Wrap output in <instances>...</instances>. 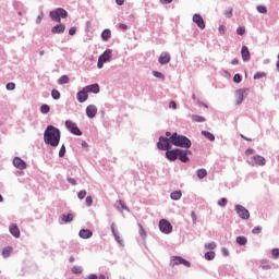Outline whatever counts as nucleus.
Returning a JSON list of instances; mask_svg holds the SVG:
<instances>
[{
    "label": "nucleus",
    "instance_id": "29",
    "mask_svg": "<svg viewBox=\"0 0 279 279\" xmlns=\"http://www.w3.org/2000/svg\"><path fill=\"white\" fill-rule=\"evenodd\" d=\"M206 175H208V172L206 171V169L197 170V178L199 180H204V178H206Z\"/></svg>",
    "mask_w": 279,
    "mask_h": 279
},
{
    "label": "nucleus",
    "instance_id": "27",
    "mask_svg": "<svg viewBox=\"0 0 279 279\" xmlns=\"http://www.w3.org/2000/svg\"><path fill=\"white\" fill-rule=\"evenodd\" d=\"M10 254H12V247L11 246H7L5 248H3V251H2L3 258H10Z\"/></svg>",
    "mask_w": 279,
    "mask_h": 279
},
{
    "label": "nucleus",
    "instance_id": "48",
    "mask_svg": "<svg viewBox=\"0 0 279 279\" xmlns=\"http://www.w3.org/2000/svg\"><path fill=\"white\" fill-rule=\"evenodd\" d=\"M14 88H16V84H14V83L7 84V90H14Z\"/></svg>",
    "mask_w": 279,
    "mask_h": 279
},
{
    "label": "nucleus",
    "instance_id": "21",
    "mask_svg": "<svg viewBox=\"0 0 279 279\" xmlns=\"http://www.w3.org/2000/svg\"><path fill=\"white\" fill-rule=\"evenodd\" d=\"M84 89L87 93H94L95 95H97V93H99V84L87 85L84 87Z\"/></svg>",
    "mask_w": 279,
    "mask_h": 279
},
{
    "label": "nucleus",
    "instance_id": "15",
    "mask_svg": "<svg viewBox=\"0 0 279 279\" xmlns=\"http://www.w3.org/2000/svg\"><path fill=\"white\" fill-rule=\"evenodd\" d=\"M159 64H169L171 62V54L169 52H162L158 59Z\"/></svg>",
    "mask_w": 279,
    "mask_h": 279
},
{
    "label": "nucleus",
    "instance_id": "64",
    "mask_svg": "<svg viewBox=\"0 0 279 279\" xmlns=\"http://www.w3.org/2000/svg\"><path fill=\"white\" fill-rule=\"evenodd\" d=\"M231 64H233V65L239 64V60H238V59H233V60L231 61Z\"/></svg>",
    "mask_w": 279,
    "mask_h": 279
},
{
    "label": "nucleus",
    "instance_id": "12",
    "mask_svg": "<svg viewBox=\"0 0 279 279\" xmlns=\"http://www.w3.org/2000/svg\"><path fill=\"white\" fill-rule=\"evenodd\" d=\"M13 165L16 169H20L21 171L27 169V163H25L23 159H21V157H15L13 159Z\"/></svg>",
    "mask_w": 279,
    "mask_h": 279
},
{
    "label": "nucleus",
    "instance_id": "13",
    "mask_svg": "<svg viewBox=\"0 0 279 279\" xmlns=\"http://www.w3.org/2000/svg\"><path fill=\"white\" fill-rule=\"evenodd\" d=\"M76 99L80 101V104H84V101L88 100V92H86L85 88H83L81 92L76 94Z\"/></svg>",
    "mask_w": 279,
    "mask_h": 279
},
{
    "label": "nucleus",
    "instance_id": "59",
    "mask_svg": "<svg viewBox=\"0 0 279 279\" xmlns=\"http://www.w3.org/2000/svg\"><path fill=\"white\" fill-rule=\"evenodd\" d=\"M221 252H222L223 256H230V252L228 251V248L223 247L221 250Z\"/></svg>",
    "mask_w": 279,
    "mask_h": 279
},
{
    "label": "nucleus",
    "instance_id": "20",
    "mask_svg": "<svg viewBox=\"0 0 279 279\" xmlns=\"http://www.w3.org/2000/svg\"><path fill=\"white\" fill-rule=\"evenodd\" d=\"M111 232H112L116 241L118 243H120V245H123V240H121V236H119V230H117V225H114V222L111 223Z\"/></svg>",
    "mask_w": 279,
    "mask_h": 279
},
{
    "label": "nucleus",
    "instance_id": "11",
    "mask_svg": "<svg viewBox=\"0 0 279 279\" xmlns=\"http://www.w3.org/2000/svg\"><path fill=\"white\" fill-rule=\"evenodd\" d=\"M193 22L196 23V25H197V27H199V29H206V22H204V17H202V15L194 14Z\"/></svg>",
    "mask_w": 279,
    "mask_h": 279
},
{
    "label": "nucleus",
    "instance_id": "57",
    "mask_svg": "<svg viewBox=\"0 0 279 279\" xmlns=\"http://www.w3.org/2000/svg\"><path fill=\"white\" fill-rule=\"evenodd\" d=\"M254 154V149L253 148H248L245 150V155L246 156H252Z\"/></svg>",
    "mask_w": 279,
    "mask_h": 279
},
{
    "label": "nucleus",
    "instance_id": "44",
    "mask_svg": "<svg viewBox=\"0 0 279 279\" xmlns=\"http://www.w3.org/2000/svg\"><path fill=\"white\" fill-rule=\"evenodd\" d=\"M271 254H272V258L275 259L279 258V248H272Z\"/></svg>",
    "mask_w": 279,
    "mask_h": 279
},
{
    "label": "nucleus",
    "instance_id": "24",
    "mask_svg": "<svg viewBox=\"0 0 279 279\" xmlns=\"http://www.w3.org/2000/svg\"><path fill=\"white\" fill-rule=\"evenodd\" d=\"M101 38H102V40H105V41L110 40V38H112V33L110 32V29H105V31L101 33Z\"/></svg>",
    "mask_w": 279,
    "mask_h": 279
},
{
    "label": "nucleus",
    "instance_id": "14",
    "mask_svg": "<svg viewBox=\"0 0 279 279\" xmlns=\"http://www.w3.org/2000/svg\"><path fill=\"white\" fill-rule=\"evenodd\" d=\"M9 232L12 234V236H14L15 239H19V236H21V229H19V226H16V223H12L9 227Z\"/></svg>",
    "mask_w": 279,
    "mask_h": 279
},
{
    "label": "nucleus",
    "instance_id": "38",
    "mask_svg": "<svg viewBox=\"0 0 279 279\" xmlns=\"http://www.w3.org/2000/svg\"><path fill=\"white\" fill-rule=\"evenodd\" d=\"M215 247H217V244L215 242L205 244V250H215Z\"/></svg>",
    "mask_w": 279,
    "mask_h": 279
},
{
    "label": "nucleus",
    "instance_id": "46",
    "mask_svg": "<svg viewBox=\"0 0 279 279\" xmlns=\"http://www.w3.org/2000/svg\"><path fill=\"white\" fill-rule=\"evenodd\" d=\"M227 204H228V198H221L218 202V206H221V207L227 206Z\"/></svg>",
    "mask_w": 279,
    "mask_h": 279
},
{
    "label": "nucleus",
    "instance_id": "63",
    "mask_svg": "<svg viewBox=\"0 0 279 279\" xmlns=\"http://www.w3.org/2000/svg\"><path fill=\"white\" fill-rule=\"evenodd\" d=\"M87 279H98L97 275H89Z\"/></svg>",
    "mask_w": 279,
    "mask_h": 279
},
{
    "label": "nucleus",
    "instance_id": "1",
    "mask_svg": "<svg viewBox=\"0 0 279 279\" xmlns=\"http://www.w3.org/2000/svg\"><path fill=\"white\" fill-rule=\"evenodd\" d=\"M44 141L46 145L58 147L60 145V130L53 125H49L44 133Z\"/></svg>",
    "mask_w": 279,
    "mask_h": 279
},
{
    "label": "nucleus",
    "instance_id": "6",
    "mask_svg": "<svg viewBox=\"0 0 279 279\" xmlns=\"http://www.w3.org/2000/svg\"><path fill=\"white\" fill-rule=\"evenodd\" d=\"M159 230L163 234H171V232H173V226H171V222H169L167 219H161L159 221Z\"/></svg>",
    "mask_w": 279,
    "mask_h": 279
},
{
    "label": "nucleus",
    "instance_id": "58",
    "mask_svg": "<svg viewBox=\"0 0 279 279\" xmlns=\"http://www.w3.org/2000/svg\"><path fill=\"white\" fill-rule=\"evenodd\" d=\"M68 182H69L70 184H72L73 186H75V184H77V181H75V179H73V178H69V179H68Z\"/></svg>",
    "mask_w": 279,
    "mask_h": 279
},
{
    "label": "nucleus",
    "instance_id": "28",
    "mask_svg": "<svg viewBox=\"0 0 279 279\" xmlns=\"http://www.w3.org/2000/svg\"><path fill=\"white\" fill-rule=\"evenodd\" d=\"M192 120L195 123H204V121H206V118L198 116V114H194V116H192Z\"/></svg>",
    "mask_w": 279,
    "mask_h": 279
},
{
    "label": "nucleus",
    "instance_id": "40",
    "mask_svg": "<svg viewBox=\"0 0 279 279\" xmlns=\"http://www.w3.org/2000/svg\"><path fill=\"white\" fill-rule=\"evenodd\" d=\"M153 74L155 77H158L159 80H165V74H162V72L154 71Z\"/></svg>",
    "mask_w": 279,
    "mask_h": 279
},
{
    "label": "nucleus",
    "instance_id": "26",
    "mask_svg": "<svg viewBox=\"0 0 279 279\" xmlns=\"http://www.w3.org/2000/svg\"><path fill=\"white\" fill-rule=\"evenodd\" d=\"M171 199L178 202V199L182 198V191H174L170 194Z\"/></svg>",
    "mask_w": 279,
    "mask_h": 279
},
{
    "label": "nucleus",
    "instance_id": "35",
    "mask_svg": "<svg viewBox=\"0 0 279 279\" xmlns=\"http://www.w3.org/2000/svg\"><path fill=\"white\" fill-rule=\"evenodd\" d=\"M206 260H214L215 259V252L210 251L205 254Z\"/></svg>",
    "mask_w": 279,
    "mask_h": 279
},
{
    "label": "nucleus",
    "instance_id": "42",
    "mask_svg": "<svg viewBox=\"0 0 279 279\" xmlns=\"http://www.w3.org/2000/svg\"><path fill=\"white\" fill-rule=\"evenodd\" d=\"M83 269L82 266H73L72 272L74 274H82Z\"/></svg>",
    "mask_w": 279,
    "mask_h": 279
},
{
    "label": "nucleus",
    "instance_id": "45",
    "mask_svg": "<svg viewBox=\"0 0 279 279\" xmlns=\"http://www.w3.org/2000/svg\"><path fill=\"white\" fill-rule=\"evenodd\" d=\"M241 81H242L241 74H235L233 76V82H235V84H241Z\"/></svg>",
    "mask_w": 279,
    "mask_h": 279
},
{
    "label": "nucleus",
    "instance_id": "18",
    "mask_svg": "<svg viewBox=\"0 0 279 279\" xmlns=\"http://www.w3.org/2000/svg\"><path fill=\"white\" fill-rule=\"evenodd\" d=\"M189 154H191L190 150L179 149V160H181V162H189Z\"/></svg>",
    "mask_w": 279,
    "mask_h": 279
},
{
    "label": "nucleus",
    "instance_id": "55",
    "mask_svg": "<svg viewBox=\"0 0 279 279\" xmlns=\"http://www.w3.org/2000/svg\"><path fill=\"white\" fill-rule=\"evenodd\" d=\"M77 32V29L75 28V27H71L70 29H69V34H70V36H75V33Z\"/></svg>",
    "mask_w": 279,
    "mask_h": 279
},
{
    "label": "nucleus",
    "instance_id": "39",
    "mask_svg": "<svg viewBox=\"0 0 279 279\" xmlns=\"http://www.w3.org/2000/svg\"><path fill=\"white\" fill-rule=\"evenodd\" d=\"M257 12H259L260 14H267V7L258 5Z\"/></svg>",
    "mask_w": 279,
    "mask_h": 279
},
{
    "label": "nucleus",
    "instance_id": "22",
    "mask_svg": "<svg viewBox=\"0 0 279 279\" xmlns=\"http://www.w3.org/2000/svg\"><path fill=\"white\" fill-rule=\"evenodd\" d=\"M65 29H66V26L64 24H58L54 27H52L51 32L53 34H64Z\"/></svg>",
    "mask_w": 279,
    "mask_h": 279
},
{
    "label": "nucleus",
    "instance_id": "7",
    "mask_svg": "<svg viewBox=\"0 0 279 279\" xmlns=\"http://www.w3.org/2000/svg\"><path fill=\"white\" fill-rule=\"evenodd\" d=\"M178 265H184V267H191V262H189L180 256H172L170 258V267H175Z\"/></svg>",
    "mask_w": 279,
    "mask_h": 279
},
{
    "label": "nucleus",
    "instance_id": "61",
    "mask_svg": "<svg viewBox=\"0 0 279 279\" xmlns=\"http://www.w3.org/2000/svg\"><path fill=\"white\" fill-rule=\"evenodd\" d=\"M119 27H120V29L125 32V29H128V24H119Z\"/></svg>",
    "mask_w": 279,
    "mask_h": 279
},
{
    "label": "nucleus",
    "instance_id": "32",
    "mask_svg": "<svg viewBox=\"0 0 279 279\" xmlns=\"http://www.w3.org/2000/svg\"><path fill=\"white\" fill-rule=\"evenodd\" d=\"M51 110V108L49 107V105H43L40 107V112L41 114H49V111Z\"/></svg>",
    "mask_w": 279,
    "mask_h": 279
},
{
    "label": "nucleus",
    "instance_id": "8",
    "mask_svg": "<svg viewBox=\"0 0 279 279\" xmlns=\"http://www.w3.org/2000/svg\"><path fill=\"white\" fill-rule=\"evenodd\" d=\"M246 95H250V88L238 89L235 92L236 104L238 105L243 104V99H245Z\"/></svg>",
    "mask_w": 279,
    "mask_h": 279
},
{
    "label": "nucleus",
    "instance_id": "17",
    "mask_svg": "<svg viewBox=\"0 0 279 279\" xmlns=\"http://www.w3.org/2000/svg\"><path fill=\"white\" fill-rule=\"evenodd\" d=\"M253 161L254 165H258V167H265V165H267V160L260 155L253 156Z\"/></svg>",
    "mask_w": 279,
    "mask_h": 279
},
{
    "label": "nucleus",
    "instance_id": "41",
    "mask_svg": "<svg viewBox=\"0 0 279 279\" xmlns=\"http://www.w3.org/2000/svg\"><path fill=\"white\" fill-rule=\"evenodd\" d=\"M64 154H66V147H64V145H62L59 150V157L64 158Z\"/></svg>",
    "mask_w": 279,
    "mask_h": 279
},
{
    "label": "nucleus",
    "instance_id": "53",
    "mask_svg": "<svg viewBox=\"0 0 279 279\" xmlns=\"http://www.w3.org/2000/svg\"><path fill=\"white\" fill-rule=\"evenodd\" d=\"M260 77H265V74L258 72L254 74V80H260Z\"/></svg>",
    "mask_w": 279,
    "mask_h": 279
},
{
    "label": "nucleus",
    "instance_id": "23",
    "mask_svg": "<svg viewBox=\"0 0 279 279\" xmlns=\"http://www.w3.org/2000/svg\"><path fill=\"white\" fill-rule=\"evenodd\" d=\"M78 235L81 236V239H90V236H93V231L88 229H82Z\"/></svg>",
    "mask_w": 279,
    "mask_h": 279
},
{
    "label": "nucleus",
    "instance_id": "4",
    "mask_svg": "<svg viewBox=\"0 0 279 279\" xmlns=\"http://www.w3.org/2000/svg\"><path fill=\"white\" fill-rule=\"evenodd\" d=\"M49 16L52 21H56V23H60L62 19H66V16H69V12L62 8H58L53 11H50Z\"/></svg>",
    "mask_w": 279,
    "mask_h": 279
},
{
    "label": "nucleus",
    "instance_id": "47",
    "mask_svg": "<svg viewBox=\"0 0 279 279\" xmlns=\"http://www.w3.org/2000/svg\"><path fill=\"white\" fill-rule=\"evenodd\" d=\"M260 232H263V229L260 227H255L253 228L252 230V233L253 234H260Z\"/></svg>",
    "mask_w": 279,
    "mask_h": 279
},
{
    "label": "nucleus",
    "instance_id": "51",
    "mask_svg": "<svg viewBox=\"0 0 279 279\" xmlns=\"http://www.w3.org/2000/svg\"><path fill=\"white\" fill-rule=\"evenodd\" d=\"M191 218H192L193 223H197V214H195V211H192Z\"/></svg>",
    "mask_w": 279,
    "mask_h": 279
},
{
    "label": "nucleus",
    "instance_id": "9",
    "mask_svg": "<svg viewBox=\"0 0 279 279\" xmlns=\"http://www.w3.org/2000/svg\"><path fill=\"white\" fill-rule=\"evenodd\" d=\"M235 210L241 219H247L250 217V211L241 205H236Z\"/></svg>",
    "mask_w": 279,
    "mask_h": 279
},
{
    "label": "nucleus",
    "instance_id": "31",
    "mask_svg": "<svg viewBox=\"0 0 279 279\" xmlns=\"http://www.w3.org/2000/svg\"><path fill=\"white\" fill-rule=\"evenodd\" d=\"M71 80L69 78V76L66 75H62L59 80H58V84L62 85V84H69Z\"/></svg>",
    "mask_w": 279,
    "mask_h": 279
},
{
    "label": "nucleus",
    "instance_id": "62",
    "mask_svg": "<svg viewBox=\"0 0 279 279\" xmlns=\"http://www.w3.org/2000/svg\"><path fill=\"white\" fill-rule=\"evenodd\" d=\"M116 3L118 5H123L125 3V0H116Z\"/></svg>",
    "mask_w": 279,
    "mask_h": 279
},
{
    "label": "nucleus",
    "instance_id": "49",
    "mask_svg": "<svg viewBox=\"0 0 279 279\" xmlns=\"http://www.w3.org/2000/svg\"><path fill=\"white\" fill-rule=\"evenodd\" d=\"M77 197H78V199H84V197H86V191H84V190L80 191L77 194Z\"/></svg>",
    "mask_w": 279,
    "mask_h": 279
},
{
    "label": "nucleus",
    "instance_id": "19",
    "mask_svg": "<svg viewBox=\"0 0 279 279\" xmlns=\"http://www.w3.org/2000/svg\"><path fill=\"white\" fill-rule=\"evenodd\" d=\"M241 56H242V60L243 62H250V49L247 48V46H243L241 49Z\"/></svg>",
    "mask_w": 279,
    "mask_h": 279
},
{
    "label": "nucleus",
    "instance_id": "54",
    "mask_svg": "<svg viewBox=\"0 0 279 279\" xmlns=\"http://www.w3.org/2000/svg\"><path fill=\"white\" fill-rule=\"evenodd\" d=\"M219 34L223 35L226 34V27L223 25H220L218 28Z\"/></svg>",
    "mask_w": 279,
    "mask_h": 279
},
{
    "label": "nucleus",
    "instance_id": "50",
    "mask_svg": "<svg viewBox=\"0 0 279 279\" xmlns=\"http://www.w3.org/2000/svg\"><path fill=\"white\" fill-rule=\"evenodd\" d=\"M85 202H86V206H93V197L92 196H87Z\"/></svg>",
    "mask_w": 279,
    "mask_h": 279
},
{
    "label": "nucleus",
    "instance_id": "30",
    "mask_svg": "<svg viewBox=\"0 0 279 279\" xmlns=\"http://www.w3.org/2000/svg\"><path fill=\"white\" fill-rule=\"evenodd\" d=\"M203 136L208 141H215V135L208 131H202Z\"/></svg>",
    "mask_w": 279,
    "mask_h": 279
},
{
    "label": "nucleus",
    "instance_id": "16",
    "mask_svg": "<svg viewBox=\"0 0 279 279\" xmlns=\"http://www.w3.org/2000/svg\"><path fill=\"white\" fill-rule=\"evenodd\" d=\"M86 114L89 119H94V117H97V107L95 105L87 106Z\"/></svg>",
    "mask_w": 279,
    "mask_h": 279
},
{
    "label": "nucleus",
    "instance_id": "37",
    "mask_svg": "<svg viewBox=\"0 0 279 279\" xmlns=\"http://www.w3.org/2000/svg\"><path fill=\"white\" fill-rule=\"evenodd\" d=\"M72 134H74L75 136H82V131L80 130V128H77V125L76 126H74L73 129H72V131H70Z\"/></svg>",
    "mask_w": 279,
    "mask_h": 279
},
{
    "label": "nucleus",
    "instance_id": "3",
    "mask_svg": "<svg viewBox=\"0 0 279 279\" xmlns=\"http://www.w3.org/2000/svg\"><path fill=\"white\" fill-rule=\"evenodd\" d=\"M167 137H159V142L157 143V149L161 151H169L171 149V133H166Z\"/></svg>",
    "mask_w": 279,
    "mask_h": 279
},
{
    "label": "nucleus",
    "instance_id": "10",
    "mask_svg": "<svg viewBox=\"0 0 279 279\" xmlns=\"http://www.w3.org/2000/svg\"><path fill=\"white\" fill-rule=\"evenodd\" d=\"M179 154H180V148L172 149V150L168 149L166 151V158H168V160L173 162L174 160H178Z\"/></svg>",
    "mask_w": 279,
    "mask_h": 279
},
{
    "label": "nucleus",
    "instance_id": "2",
    "mask_svg": "<svg viewBox=\"0 0 279 279\" xmlns=\"http://www.w3.org/2000/svg\"><path fill=\"white\" fill-rule=\"evenodd\" d=\"M170 143L175 147H183L184 149H191V140H189L186 136L178 135V133H173L170 136Z\"/></svg>",
    "mask_w": 279,
    "mask_h": 279
},
{
    "label": "nucleus",
    "instance_id": "33",
    "mask_svg": "<svg viewBox=\"0 0 279 279\" xmlns=\"http://www.w3.org/2000/svg\"><path fill=\"white\" fill-rule=\"evenodd\" d=\"M238 245H245L247 243V238L245 236H238L236 238Z\"/></svg>",
    "mask_w": 279,
    "mask_h": 279
},
{
    "label": "nucleus",
    "instance_id": "25",
    "mask_svg": "<svg viewBox=\"0 0 279 279\" xmlns=\"http://www.w3.org/2000/svg\"><path fill=\"white\" fill-rule=\"evenodd\" d=\"M61 221L64 223H71V221H73V214L61 215Z\"/></svg>",
    "mask_w": 279,
    "mask_h": 279
},
{
    "label": "nucleus",
    "instance_id": "5",
    "mask_svg": "<svg viewBox=\"0 0 279 279\" xmlns=\"http://www.w3.org/2000/svg\"><path fill=\"white\" fill-rule=\"evenodd\" d=\"M110 58H112V50L107 49V50L98 58V63H97L98 69H104V64H106V62H110Z\"/></svg>",
    "mask_w": 279,
    "mask_h": 279
},
{
    "label": "nucleus",
    "instance_id": "34",
    "mask_svg": "<svg viewBox=\"0 0 279 279\" xmlns=\"http://www.w3.org/2000/svg\"><path fill=\"white\" fill-rule=\"evenodd\" d=\"M77 124H75L73 121L71 120H66L65 121V126L68 128V130L71 132L72 129H74Z\"/></svg>",
    "mask_w": 279,
    "mask_h": 279
},
{
    "label": "nucleus",
    "instance_id": "60",
    "mask_svg": "<svg viewBox=\"0 0 279 279\" xmlns=\"http://www.w3.org/2000/svg\"><path fill=\"white\" fill-rule=\"evenodd\" d=\"M45 14L41 12L38 16H37V21L36 23H40L44 19Z\"/></svg>",
    "mask_w": 279,
    "mask_h": 279
},
{
    "label": "nucleus",
    "instance_id": "36",
    "mask_svg": "<svg viewBox=\"0 0 279 279\" xmlns=\"http://www.w3.org/2000/svg\"><path fill=\"white\" fill-rule=\"evenodd\" d=\"M51 97L52 99H56V100L60 99V92L58 89H52Z\"/></svg>",
    "mask_w": 279,
    "mask_h": 279
},
{
    "label": "nucleus",
    "instance_id": "52",
    "mask_svg": "<svg viewBox=\"0 0 279 279\" xmlns=\"http://www.w3.org/2000/svg\"><path fill=\"white\" fill-rule=\"evenodd\" d=\"M225 16H226L227 19H232V8H230L229 11H226V12H225Z\"/></svg>",
    "mask_w": 279,
    "mask_h": 279
},
{
    "label": "nucleus",
    "instance_id": "43",
    "mask_svg": "<svg viewBox=\"0 0 279 279\" xmlns=\"http://www.w3.org/2000/svg\"><path fill=\"white\" fill-rule=\"evenodd\" d=\"M236 34H238L239 36H243V35L245 34V26H240V27H238Z\"/></svg>",
    "mask_w": 279,
    "mask_h": 279
},
{
    "label": "nucleus",
    "instance_id": "56",
    "mask_svg": "<svg viewBox=\"0 0 279 279\" xmlns=\"http://www.w3.org/2000/svg\"><path fill=\"white\" fill-rule=\"evenodd\" d=\"M169 108H172L173 110H175L178 108V105L175 104V101L171 100Z\"/></svg>",
    "mask_w": 279,
    "mask_h": 279
}]
</instances>
